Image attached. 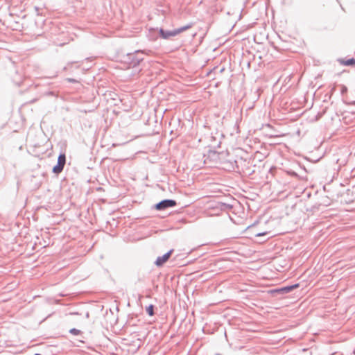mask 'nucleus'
I'll list each match as a JSON object with an SVG mask.
<instances>
[{
    "label": "nucleus",
    "instance_id": "1",
    "mask_svg": "<svg viewBox=\"0 0 355 355\" xmlns=\"http://www.w3.org/2000/svg\"><path fill=\"white\" fill-rule=\"evenodd\" d=\"M144 53V51H136L134 53H128L123 58V62L127 64L128 68H135L144 60L140 54Z\"/></svg>",
    "mask_w": 355,
    "mask_h": 355
},
{
    "label": "nucleus",
    "instance_id": "2",
    "mask_svg": "<svg viewBox=\"0 0 355 355\" xmlns=\"http://www.w3.org/2000/svg\"><path fill=\"white\" fill-rule=\"evenodd\" d=\"M192 26H193V24H189L186 26H182L179 28L174 29L173 31H164V29L160 28L159 34H160V36L163 39H168L171 37L176 36L177 35L180 34V33L189 29Z\"/></svg>",
    "mask_w": 355,
    "mask_h": 355
},
{
    "label": "nucleus",
    "instance_id": "3",
    "mask_svg": "<svg viewBox=\"0 0 355 355\" xmlns=\"http://www.w3.org/2000/svg\"><path fill=\"white\" fill-rule=\"evenodd\" d=\"M176 205H177V202L175 200H172V199H165V200H163L160 201L159 202L157 203L155 205V207L157 210L162 211V210H165L169 207H173Z\"/></svg>",
    "mask_w": 355,
    "mask_h": 355
},
{
    "label": "nucleus",
    "instance_id": "4",
    "mask_svg": "<svg viewBox=\"0 0 355 355\" xmlns=\"http://www.w3.org/2000/svg\"><path fill=\"white\" fill-rule=\"evenodd\" d=\"M65 163H66L65 154H64V153L60 154V155L58 156V158L57 164L55 166H54L53 168V170H52L53 173H54L55 174L60 173L64 168Z\"/></svg>",
    "mask_w": 355,
    "mask_h": 355
},
{
    "label": "nucleus",
    "instance_id": "5",
    "mask_svg": "<svg viewBox=\"0 0 355 355\" xmlns=\"http://www.w3.org/2000/svg\"><path fill=\"white\" fill-rule=\"evenodd\" d=\"M210 209L216 210V211H225L230 210L232 206L230 204L217 202L214 205L209 207Z\"/></svg>",
    "mask_w": 355,
    "mask_h": 355
},
{
    "label": "nucleus",
    "instance_id": "6",
    "mask_svg": "<svg viewBox=\"0 0 355 355\" xmlns=\"http://www.w3.org/2000/svg\"><path fill=\"white\" fill-rule=\"evenodd\" d=\"M173 251V250H171L163 256L158 257L155 262V265L159 267L163 266V264L168 261Z\"/></svg>",
    "mask_w": 355,
    "mask_h": 355
},
{
    "label": "nucleus",
    "instance_id": "7",
    "mask_svg": "<svg viewBox=\"0 0 355 355\" xmlns=\"http://www.w3.org/2000/svg\"><path fill=\"white\" fill-rule=\"evenodd\" d=\"M299 286L298 284H295L291 286H285L283 288H281L280 289L277 290L278 292L282 293H288L290 291H293V289L297 288Z\"/></svg>",
    "mask_w": 355,
    "mask_h": 355
},
{
    "label": "nucleus",
    "instance_id": "8",
    "mask_svg": "<svg viewBox=\"0 0 355 355\" xmlns=\"http://www.w3.org/2000/svg\"><path fill=\"white\" fill-rule=\"evenodd\" d=\"M342 63L346 66H355V59L350 58L345 61L342 62Z\"/></svg>",
    "mask_w": 355,
    "mask_h": 355
},
{
    "label": "nucleus",
    "instance_id": "9",
    "mask_svg": "<svg viewBox=\"0 0 355 355\" xmlns=\"http://www.w3.org/2000/svg\"><path fill=\"white\" fill-rule=\"evenodd\" d=\"M146 312L150 316H153L154 315V306L153 304L149 305L146 308Z\"/></svg>",
    "mask_w": 355,
    "mask_h": 355
},
{
    "label": "nucleus",
    "instance_id": "10",
    "mask_svg": "<svg viewBox=\"0 0 355 355\" xmlns=\"http://www.w3.org/2000/svg\"><path fill=\"white\" fill-rule=\"evenodd\" d=\"M69 333L73 335H78L81 333V331L76 328H72L69 330Z\"/></svg>",
    "mask_w": 355,
    "mask_h": 355
},
{
    "label": "nucleus",
    "instance_id": "11",
    "mask_svg": "<svg viewBox=\"0 0 355 355\" xmlns=\"http://www.w3.org/2000/svg\"><path fill=\"white\" fill-rule=\"evenodd\" d=\"M68 82L69 83H78V81L76 80V79H73V78H68L66 79Z\"/></svg>",
    "mask_w": 355,
    "mask_h": 355
},
{
    "label": "nucleus",
    "instance_id": "12",
    "mask_svg": "<svg viewBox=\"0 0 355 355\" xmlns=\"http://www.w3.org/2000/svg\"><path fill=\"white\" fill-rule=\"evenodd\" d=\"M347 87L345 85H343L342 88H341V93L344 94V93L347 92Z\"/></svg>",
    "mask_w": 355,
    "mask_h": 355
},
{
    "label": "nucleus",
    "instance_id": "13",
    "mask_svg": "<svg viewBox=\"0 0 355 355\" xmlns=\"http://www.w3.org/2000/svg\"><path fill=\"white\" fill-rule=\"evenodd\" d=\"M47 94L48 95H51V96H54L55 95L53 92H49L47 93Z\"/></svg>",
    "mask_w": 355,
    "mask_h": 355
},
{
    "label": "nucleus",
    "instance_id": "14",
    "mask_svg": "<svg viewBox=\"0 0 355 355\" xmlns=\"http://www.w3.org/2000/svg\"><path fill=\"white\" fill-rule=\"evenodd\" d=\"M264 234H265V233H259V234H257V236H262Z\"/></svg>",
    "mask_w": 355,
    "mask_h": 355
},
{
    "label": "nucleus",
    "instance_id": "15",
    "mask_svg": "<svg viewBox=\"0 0 355 355\" xmlns=\"http://www.w3.org/2000/svg\"><path fill=\"white\" fill-rule=\"evenodd\" d=\"M349 104H352V105H355V101H353V102H351V103H348Z\"/></svg>",
    "mask_w": 355,
    "mask_h": 355
},
{
    "label": "nucleus",
    "instance_id": "16",
    "mask_svg": "<svg viewBox=\"0 0 355 355\" xmlns=\"http://www.w3.org/2000/svg\"><path fill=\"white\" fill-rule=\"evenodd\" d=\"M35 355H40L39 354H35Z\"/></svg>",
    "mask_w": 355,
    "mask_h": 355
}]
</instances>
